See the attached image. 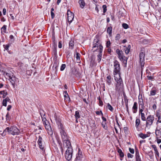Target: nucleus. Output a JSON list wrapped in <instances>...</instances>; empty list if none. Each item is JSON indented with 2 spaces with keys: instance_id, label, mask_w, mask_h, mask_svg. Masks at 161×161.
I'll list each match as a JSON object with an SVG mask.
<instances>
[{
  "instance_id": "obj_1",
  "label": "nucleus",
  "mask_w": 161,
  "mask_h": 161,
  "mask_svg": "<svg viewBox=\"0 0 161 161\" xmlns=\"http://www.w3.org/2000/svg\"><path fill=\"white\" fill-rule=\"evenodd\" d=\"M63 142L64 146H70L71 143L69 140V137L65 131L60 133Z\"/></svg>"
},
{
  "instance_id": "obj_2",
  "label": "nucleus",
  "mask_w": 161,
  "mask_h": 161,
  "mask_svg": "<svg viewBox=\"0 0 161 161\" xmlns=\"http://www.w3.org/2000/svg\"><path fill=\"white\" fill-rule=\"evenodd\" d=\"M4 132H8V134L13 135H18L20 133L19 130L16 126L7 127L4 130Z\"/></svg>"
},
{
  "instance_id": "obj_3",
  "label": "nucleus",
  "mask_w": 161,
  "mask_h": 161,
  "mask_svg": "<svg viewBox=\"0 0 161 161\" xmlns=\"http://www.w3.org/2000/svg\"><path fill=\"white\" fill-rule=\"evenodd\" d=\"M4 75L6 79H8L10 80L13 87L14 88L16 78L15 76H14L13 73L11 71L8 73L5 72Z\"/></svg>"
},
{
  "instance_id": "obj_4",
  "label": "nucleus",
  "mask_w": 161,
  "mask_h": 161,
  "mask_svg": "<svg viewBox=\"0 0 161 161\" xmlns=\"http://www.w3.org/2000/svg\"><path fill=\"white\" fill-rule=\"evenodd\" d=\"M42 121L45 126L46 129L47 131L48 134L51 137L53 136V131L52 130L50 124L49 122L47 120L46 118H42Z\"/></svg>"
},
{
  "instance_id": "obj_5",
  "label": "nucleus",
  "mask_w": 161,
  "mask_h": 161,
  "mask_svg": "<svg viewBox=\"0 0 161 161\" xmlns=\"http://www.w3.org/2000/svg\"><path fill=\"white\" fill-rule=\"evenodd\" d=\"M67 147L65 155V158L68 161L70 160L72 156L73 149L71 144L70 146H64Z\"/></svg>"
},
{
  "instance_id": "obj_6",
  "label": "nucleus",
  "mask_w": 161,
  "mask_h": 161,
  "mask_svg": "<svg viewBox=\"0 0 161 161\" xmlns=\"http://www.w3.org/2000/svg\"><path fill=\"white\" fill-rule=\"evenodd\" d=\"M145 51L144 48H141V52L139 54L140 63L141 64V68H142L145 64Z\"/></svg>"
},
{
  "instance_id": "obj_7",
  "label": "nucleus",
  "mask_w": 161,
  "mask_h": 161,
  "mask_svg": "<svg viewBox=\"0 0 161 161\" xmlns=\"http://www.w3.org/2000/svg\"><path fill=\"white\" fill-rule=\"evenodd\" d=\"M114 75H117L120 74V64L119 62L117 60H114Z\"/></svg>"
},
{
  "instance_id": "obj_8",
  "label": "nucleus",
  "mask_w": 161,
  "mask_h": 161,
  "mask_svg": "<svg viewBox=\"0 0 161 161\" xmlns=\"http://www.w3.org/2000/svg\"><path fill=\"white\" fill-rule=\"evenodd\" d=\"M93 44V46L92 47L93 49L97 48L95 49L93 51V52L96 51L97 50V49L98 51L100 50V46L103 47L101 44V42L97 37H96L94 40Z\"/></svg>"
},
{
  "instance_id": "obj_9",
  "label": "nucleus",
  "mask_w": 161,
  "mask_h": 161,
  "mask_svg": "<svg viewBox=\"0 0 161 161\" xmlns=\"http://www.w3.org/2000/svg\"><path fill=\"white\" fill-rule=\"evenodd\" d=\"M154 120V115H150L146 119V127H148L151 126L153 124Z\"/></svg>"
},
{
  "instance_id": "obj_10",
  "label": "nucleus",
  "mask_w": 161,
  "mask_h": 161,
  "mask_svg": "<svg viewBox=\"0 0 161 161\" xmlns=\"http://www.w3.org/2000/svg\"><path fill=\"white\" fill-rule=\"evenodd\" d=\"M55 119L56 121L57 124L58 125L59 130L60 133L65 131V129L63 125L61 122V121L59 118H57L56 115L55 114L54 115Z\"/></svg>"
},
{
  "instance_id": "obj_11",
  "label": "nucleus",
  "mask_w": 161,
  "mask_h": 161,
  "mask_svg": "<svg viewBox=\"0 0 161 161\" xmlns=\"http://www.w3.org/2000/svg\"><path fill=\"white\" fill-rule=\"evenodd\" d=\"M138 104L139 111L141 112L143 111L144 109V103L142 97V95L140 94L138 96Z\"/></svg>"
},
{
  "instance_id": "obj_12",
  "label": "nucleus",
  "mask_w": 161,
  "mask_h": 161,
  "mask_svg": "<svg viewBox=\"0 0 161 161\" xmlns=\"http://www.w3.org/2000/svg\"><path fill=\"white\" fill-rule=\"evenodd\" d=\"M68 15V20L69 23L70 24L74 19V15L73 13H72L69 10H68L67 12Z\"/></svg>"
},
{
  "instance_id": "obj_13",
  "label": "nucleus",
  "mask_w": 161,
  "mask_h": 161,
  "mask_svg": "<svg viewBox=\"0 0 161 161\" xmlns=\"http://www.w3.org/2000/svg\"><path fill=\"white\" fill-rule=\"evenodd\" d=\"M39 148L43 150L44 147V144L42 142V139L41 136H39V139L37 142Z\"/></svg>"
},
{
  "instance_id": "obj_14",
  "label": "nucleus",
  "mask_w": 161,
  "mask_h": 161,
  "mask_svg": "<svg viewBox=\"0 0 161 161\" xmlns=\"http://www.w3.org/2000/svg\"><path fill=\"white\" fill-rule=\"evenodd\" d=\"M114 80L116 83L123 84V81L120 75V74L117 75H114Z\"/></svg>"
},
{
  "instance_id": "obj_15",
  "label": "nucleus",
  "mask_w": 161,
  "mask_h": 161,
  "mask_svg": "<svg viewBox=\"0 0 161 161\" xmlns=\"http://www.w3.org/2000/svg\"><path fill=\"white\" fill-rule=\"evenodd\" d=\"M100 50L98 51L99 54L97 55V60L98 63H99L101 59L103 50V47L100 46Z\"/></svg>"
},
{
  "instance_id": "obj_16",
  "label": "nucleus",
  "mask_w": 161,
  "mask_h": 161,
  "mask_svg": "<svg viewBox=\"0 0 161 161\" xmlns=\"http://www.w3.org/2000/svg\"><path fill=\"white\" fill-rule=\"evenodd\" d=\"M135 158L136 161H142L140 156L138 149L135 146Z\"/></svg>"
},
{
  "instance_id": "obj_17",
  "label": "nucleus",
  "mask_w": 161,
  "mask_h": 161,
  "mask_svg": "<svg viewBox=\"0 0 161 161\" xmlns=\"http://www.w3.org/2000/svg\"><path fill=\"white\" fill-rule=\"evenodd\" d=\"M156 116L158 118V120L156 122V124H158V123H161V112L160 111H158L156 112Z\"/></svg>"
},
{
  "instance_id": "obj_18",
  "label": "nucleus",
  "mask_w": 161,
  "mask_h": 161,
  "mask_svg": "<svg viewBox=\"0 0 161 161\" xmlns=\"http://www.w3.org/2000/svg\"><path fill=\"white\" fill-rule=\"evenodd\" d=\"M123 85V84L116 83L115 84V90L118 92L120 91L122 88Z\"/></svg>"
},
{
  "instance_id": "obj_19",
  "label": "nucleus",
  "mask_w": 161,
  "mask_h": 161,
  "mask_svg": "<svg viewBox=\"0 0 161 161\" xmlns=\"http://www.w3.org/2000/svg\"><path fill=\"white\" fill-rule=\"evenodd\" d=\"M116 52L118 54V58H122V57L124 56L123 54V51L122 50H120L119 49H117Z\"/></svg>"
},
{
  "instance_id": "obj_20",
  "label": "nucleus",
  "mask_w": 161,
  "mask_h": 161,
  "mask_svg": "<svg viewBox=\"0 0 161 161\" xmlns=\"http://www.w3.org/2000/svg\"><path fill=\"white\" fill-rule=\"evenodd\" d=\"M132 109L133 110V112L134 113H136L137 112V104L136 102L134 103L132 107Z\"/></svg>"
},
{
  "instance_id": "obj_21",
  "label": "nucleus",
  "mask_w": 161,
  "mask_h": 161,
  "mask_svg": "<svg viewBox=\"0 0 161 161\" xmlns=\"http://www.w3.org/2000/svg\"><path fill=\"white\" fill-rule=\"evenodd\" d=\"M80 7L82 8H83L86 5V3L84 0H79L78 1Z\"/></svg>"
},
{
  "instance_id": "obj_22",
  "label": "nucleus",
  "mask_w": 161,
  "mask_h": 161,
  "mask_svg": "<svg viewBox=\"0 0 161 161\" xmlns=\"http://www.w3.org/2000/svg\"><path fill=\"white\" fill-rule=\"evenodd\" d=\"M53 54L55 56L57 55V44H53Z\"/></svg>"
},
{
  "instance_id": "obj_23",
  "label": "nucleus",
  "mask_w": 161,
  "mask_h": 161,
  "mask_svg": "<svg viewBox=\"0 0 161 161\" xmlns=\"http://www.w3.org/2000/svg\"><path fill=\"white\" fill-rule=\"evenodd\" d=\"M58 66V63L57 62H55L54 63L53 67V70L54 71L55 73L57 72V71Z\"/></svg>"
},
{
  "instance_id": "obj_24",
  "label": "nucleus",
  "mask_w": 161,
  "mask_h": 161,
  "mask_svg": "<svg viewBox=\"0 0 161 161\" xmlns=\"http://www.w3.org/2000/svg\"><path fill=\"white\" fill-rule=\"evenodd\" d=\"M74 42L73 40H71L69 43V47L70 49H73L74 48Z\"/></svg>"
},
{
  "instance_id": "obj_25",
  "label": "nucleus",
  "mask_w": 161,
  "mask_h": 161,
  "mask_svg": "<svg viewBox=\"0 0 161 161\" xmlns=\"http://www.w3.org/2000/svg\"><path fill=\"white\" fill-rule=\"evenodd\" d=\"M138 136L139 137L143 139H144L148 136L147 134H143L142 133H140L138 135Z\"/></svg>"
},
{
  "instance_id": "obj_26",
  "label": "nucleus",
  "mask_w": 161,
  "mask_h": 161,
  "mask_svg": "<svg viewBox=\"0 0 161 161\" xmlns=\"http://www.w3.org/2000/svg\"><path fill=\"white\" fill-rule=\"evenodd\" d=\"M80 54L79 53H78L77 52L75 56V58L76 59V61H77V63H80Z\"/></svg>"
},
{
  "instance_id": "obj_27",
  "label": "nucleus",
  "mask_w": 161,
  "mask_h": 161,
  "mask_svg": "<svg viewBox=\"0 0 161 161\" xmlns=\"http://www.w3.org/2000/svg\"><path fill=\"white\" fill-rule=\"evenodd\" d=\"M117 151L119 154L120 157L121 158H123L124 156V155L123 153L122 152V150L120 149L119 148L118 149Z\"/></svg>"
},
{
  "instance_id": "obj_28",
  "label": "nucleus",
  "mask_w": 161,
  "mask_h": 161,
  "mask_svg": "<svg viewBox=\"0 0 161 161\" xmlns=\"http://www.w3.org/2000/svg\"><path fill=\"white\" fill-rule=\"evenodd\" d=\"M112 27H108L107 30V32L108 33L109 35H111L112 34Z\"/></svg>"
},
{
  "instance_id": "obj_29",
  "label": "nucleus",
  "mask_w": 161,
  "mask_h": 161,
  "mask_svg": "<svg viewBox=\"0 0 161 161\" xmlns=\"http://www.w3.org/2000/svg\"><path fill=\"white\" fill-rule=\"evenodd\" d=\"M75 118L76 119H78L80 118V111H76L75 112Z\"/></svg>"
},
{
  "instance_id": "obj_30",
  "label": "nucleus",
  "mask_w": 161,
  "mask_h": 161,
  "mask_svg": "<svg viewBox=\"0 0 161 161\" xmlns=\"http://www.w3.org/2000/svg\"><path fill=\"white\" fill-rule=\"evenodd\" d=\"M140 120L139 119H136V120L135 126L137 128L139 126L140 124Z\"/></svg>"
},
{
  "instance_id": "obj_31",
  "label": "nucleus",
  "mask_w": 161,
  "mask_h": 161,
  "mask_svg": "<svg viewBox=\"0 0 161 161\" xmlns=\"http://www.w3.org/2000/svg\"><path fill=\"white\" fill-rule=\"evenodd\" d=\"M40 113L41 115V117L42 118H42H45V114L44 113V111L42 110H40Z\"/></svg>"
},
{
  "instance_id": "obj_32",
  "label": "nucleus",
  "mask_w": 161,
  "mask_h": 161,
  "mask_svg": "<svg viewBox=\"0 0 161 161\" xmlns=\"http://www.w3.org/2000/svg\"><path fill=\"white\" fill-rule=\"evenodd\" d=\"M83 158V156H80L76 154V158L75 161H80L81 160V159Z\"/></svg>"
},
{
  "instance_id": "obj_33",
  "label": "nucleus",
  "mask_w": 161,
  "mask_h": 161,
  "mask_svg": "<svg viewBox=\"0 0 161 161\" xmlns=\"http://www.w3.org/2000/svg\"><path fill=\"white\" fill-rule=\"evenodd\" d=\"M119 59L120 61H122L123 62H125V63H126V61H127L128 58L123 56L122 57V58H120Z\"/></svg>"
},
{
  "instance_id": "obj_34",
  "label": "nucleus",
  "mask_w": 161,
  "mask_h": 161,
  "mask_svg": "<svg viewBox=\"0 0 161 161\" xmlns=\"http://www.w3.org/2000/svg\"><path fill=\"white\" fill-rule=\"evenodd\" d=\"M157 91L156 90L152 89L150 92V95L151 96H154L155 95Z\"/></svg>"
},
{
  "instance_id": "obj_35",
  "label": "nucleus",
  "mask_w": 161,
  "mask_h": 161,
  "mask_svg": "<svg viewBox=\"0 0 161 161\" xmlns=\"http://www.w3.org/2000/svg\"><path fill=\"white\" fill-rule=\"evenodd\" d=\"M107 107L109 110L111 112H112L114 110L113 108L109 103H107Z\"/></svg>"
},
{
  "instance_id": "obj_36",
  "label": "nucleus",
  "mask_w": 161,
  "mask_h": 161,
  "mask_svg": "<svg viewBox=\"0 0 161 161\" xmlns=\"http://www.w3.org/2000/svg\"><path fill=\"white\" fill-rule=\"evenodd\" d=\"M2 95H3V97L4 98L8 94V93L6 90L2 91Z\"/></svg>"
},
{
  "instance_id": "obj_37",
  "label": "nucleus",
  "mask_w": 161,
  "mask_h": 161,
  "mask_svg": "<svg viewBox=\"0 0 161 161\" xmlns=\"http://www.w3.org/2000/svg\"><path fill=\"white\" fill-rule=\"evenodd\" d=\"M54 9L53 8H51V15L52 19H53L55 16L54 14L53 13Z\"/></svg>"
},
{
  "instance_id": "obj_38",
  "label": "nucleus",
  "mask_w": 161,
  "mask_h": 161,
  "mask_svg": "<svg viewBox=\"0 0 161 161\" xmlns=\"http://www.w3.org/2000/svg\"><path fill=\"white\" fill-rule=\"evenodd\" d=\"M102 125L103 127V128L104 129H105L106 130L107 129L108 127L106 125V122H103L102 123Z\"/></svg>"
},
{
  "instance_id": "obj_39",
  "label": "nucleus",
  "mask_w": 161,
  "mask_h": 161,
  "mask_svg": "<svg viewBox=\"0 0 161 161\" xmlns=\"http://www.w3.org/2000/svg\"><path fill=\"white\" fill-rule=\"evenodd\" d=\"M107 83L109 85H110L111 83V80L110 79H111V77L110 75H108L107 77Z\"/></svg>"
},
{
  "instance_id": "obj_40",
  "label": "nucleus",
  "mask_w": 161,
  "mask_h": 161,
  "mask_svg": "<svg viewBox=\"0 0 161 161\" xmlns=\"http://www.w3.org/2000/svg\"><path fill=\"white\" fill-rule=\"evenodd\" d=\"M10 46V44H8L7 45H3V47L7 51H8V48Z\"/></svg>"
},
{
  "instance_id": "obj_41",
  "label": "nucleus",
  "mask_w": 161,
  "mask_h": 161,
  "mask_svg": "<svg viewBox=\"0 0 161 161\" xmlns=\"http://www.w3.org/2000/svg\"><path fill=\"white\" fill-rule=\"evenodd\" d=\"M141 115V118L142 120L143 121H146V117L144 113H143Z\"/></svg>"
},
{
  "instance_id": "obj_42",
  "label": "nucleus",
  "mask_w": 161,
  "mask_h": 161,
  "mask_svg": "<svg viewBox=\"0 0 161 161\" xmlns=\"http://www.w3.org/2000/svg\"><path fill=\"white\" fill-rule=\"evenodd\" d=\"M1 31L3 32L4 33H6V25H4L3 27L1 28Z\"/></svg>"
},
{
  "instance_id": "obj_43",
  "label": "nucleus",
  "mask_w": 161,
  "mask_h": 161,
  "mask_svg": "<svg viewBox=\"0 0 161 161\" xmlns=\"http://www.w3.org/2000/svg\"><path fill=\"white\" fill-rule=\"evenodd\" d=\"M102 7L103 8V15H105V13L106 12L107 10V6L106 5H104Z\"/></svg>"
},
{
  "instance_id": "obj_44",
  "label": "nucleus",
  "mask_w": 161,
  "mask_h": 161,
  "mask_svg": "<svg viewBox=\"0 0 161 161\" xmlns=\"http://www.w3.org/2000/svg\"><path fill=\"white\" fill-rule=\"evenodd\" d=\"M122 26L125 29H127L129 27V25L126 23H124L122 25Z\"/></svg>"
},
{
  "instance_id": "obj_45",
  "label": "nucleus",
  "mask_w": 161,
  "mask_h": 161,
  "mask_svg": "<svg viewBox=\"0 0 161 161\" xmlns=\"http://www.w3.org/2000/svg\"><path fill=\"white\" fill-rule=\"evenodd\" d=\"M148 155L149 156L150 158H151L153 156V153L152 151H151L148 153Z\"/></svg>"
},
{
  "instance_id": "obj_46",
  "label": "nucleus",
  "mask_w": 161,
  "mask_h": 161,
  "mask_svg": "<svg viewBox=\"0 0 161 161\" xmlns=\"http://www.w3.org/2000/svg\"><path fill=\"white\" fill-rule=\"evenodd\" d=\"M66 67V64H62L60 67V70L62 71L64 70Z\"/></svg>"
},
{
  "instance_id": "obj_47",
  "label": "nucleus",
  "mask_w": 161,
  "mask_h": 161,
  "mask_svg": "<svg viewBox=\"0 0 161 161\" xmlns=\"http://www.w3.org/2000/svg\"><path fill=\"white\" fill-rule=\"evenodd\" d=\"M6 119L7 121L10 120V118L9 116V112H8L6 115Z\"/></svg>"
},
{
  "instance_id": "obj_48",
  "label": "nucleus",
  "mask_w": 161,
  "mask_h": 161,
  "mask_svg": "<svg viewBox=\"0 0 161 161\" xmlns=\"http://www.w3.org/2000/svg\"><path fill=\"white\" fill-rule=\"evenodd\" d=\"M157 102L156 101L154 102V104L152 106L153 109L155 110L157 109Z\"/></svg>"
},
{
  "instance_id": "obj_49",
  "label": "nucleus",
  "mask_w": 161,
  "mask_h": 161,
  "mask_svg": "<svg viewBox=\"0 0 161 161\" xmlns=\"http://www.w3.org/2000/svg\"><path fill=\"white\" fill-rule=\"evenodd\" d=\"M124 100H125V106H126V108L127 109V111H128V100L127 99L126 102V100L125 98L124 99Z\"/></svg>"
},
{
  "instance_id": "obj_50",
  "label": "nucleus",
  "mask_w": 161,
  "mask_h": 161,
  "mask_svg": "<svg viewBox=\"0 0 161 161\" xmlns=\"http://www.w3.org/2000/svg\"><path fill=\"white\" fill-rule=\"evenodd\" d=\"M119 13L120 16L122 17L125 16V14L122 10L119 11Z\"/></svg>"
},
{
  "instance_id": "obj_51",
  "label": "nucleus",
  "mask_w": 161,
  "mask_h": 161,
  "mask_svg": "<svg viewBox=\"0 0 161 161\" xmlns=\"http://www.w3.org/2000/svg\"><path fill=\"white\" fill-rule=\"evenodd\" d=\"M128 128L127 127H124V131L125 133L126 134H128Z\"/></svg>"
},
{
  "instance_id": "obj_52",
  "label": "nucleus",
  "mask_w": 161,
  "mask_h": 161,
  "mask_svg": "<svg viewBox=\"0 0 161 161\" xmlns=\"http://www.w3.org/2000/svg\"><path fill=\"white\" fill-rule=\"evenodd\" d=\"M111 44V42L109 40L107 41L106 44V46L107 47H109L110 46Z\"/></svg>"
},
{
  "instance_id": "obj_53",
  "label": "nucleus",
  "mask_w": 161,
  "mask_h": 161,
  "mask_svg": "<svg viewBox=\"0 0 161 161\" xmlns=\"http://www.w3.org/2000/svg\"><path fill=\"white\" fill-rule=\"evenodd\" d=\"M96 113L97 115H99L100 114H101V115H102V116L103 115V114L102 111H97L96 112Z\"/></svg>"
},
{
  "instance_id": "obj_54",
  "label": "nucleus",
  "mask_w": 161,
  "mask_h": 161,
  "mask_svg": "<svg viewBox=\"0 0 161 161\" xmlns=\"http://www.w3.org/2000/svg\"><path fill=\"white\" fill-rule=\"evenodd\" d=\"M2 103L3 106L6 107L7 106V102L5 99H3V101Z\"/></svg>"
},
{
  "instance_id": "obj_55",
  "label": "nucleus",
  "mask_w": 161,
  "mask_h": 161,
  "mask_svg": "<svg viewBox=\"0 0 161 161\" xmlns=\"http://www.w3.org/2000/svg\"><path fill=\"white\" fill-rule=\"evenodd\" d=\"M9 37L10 39H11V40L12 41V42H14V36H13V35H10Z\"/></svg>"
},
{
  "instance_id": "obj_56",
  "label": "nucleus",
  "mask_w": 161,
  "mask_h": 161,
  "mask_svg": "<svg viewBox=\"0 0 161 161\" xmlns=\"http://www.w3.org/2000/svg\"><path fill=\"white\" fill-rule=\"evenodd\" d=\"M152 147L153 148L155 152L156 151H157L158 150L157 149V147H156V146L155 145H152Z\"/></svg>"
},
{
  "instance_id": "obj_57",
  "label": "nucleus",
  "mask_w": 161,
  "mask_h": 161,
  "mask_svg": "<svg viewBox=\"0 0 161 161\" xmlns=\"http://www.w3.org/2000/svg\"><path fill=\"white\" fill-rule=\"evenodd\" d=\"M158 128V127H157L156 128V132H155V134H156V135H157V131H158V133H159V131H160V133H161V132L160 131V130H161V128H160L159 127H158V129H157Z\"/></svg>"
},
{
  "instance_id": "obj_58",
  "label": "nucleus",
  "mask_w": 161,
  "mask_h": 161,
  "mask_svg": "<svg viewBox=\"0 0 161 161\" xmlns=\"http://www.w3.org/2000/svg\"><path fill=\"white\" fill-rule=\"evenodd\" d=\"M129 150L130 152L132 154H133L134 153V150L133 148H129Z\"/></svg>"
},
{
  "instance_id": "obj_59",
  "label": "nucleus",
  "mask_w": 161,
  "mask_h": 161,
  "mask_svg": "<svg viewBox=\"0 0 161 161\" xmlns=\"http://www.w3.org/2000/svg\"><path fill=\"white\" fill-rule=\"evenodd\" d=\"M52 39L53 41V44H56V41H55V39L54 36H53L52 37Z\"/></svg>"
},
{
  "instance_id": "obj_60",
  "label": "nucleus",
  "mask_w": 161,
  "mask_h": 161,
  "mask_svg": "<svg viewBox=\"0 0 161 161\" xmlns=\"http://www.w3.org/2000/svg\"><path fill=\"white\" fill-rule=\"evenodd\" d=\"M120 38V34H118L116 35V36H115V40H119Z\"/></svg>"
},
{
  "instance_id": "obj_61",
  "label": "nucleus",
  "mask_w": 161,
  "mask_h": 161,
  "mask_svg": "<svg viewBox=\"0 0 161 161\" xmlns=\"http://www.w3.org/2000/svg\"><path fill=\"white\" fill-rule=\"evenodd\" d=\"M77 154L79 155L80 156H82V152L80 148L78 149V153Z\"/></svg>"
},
{
  "instance_id": "obj_62",
  "label": "nucleus",
  "mask_w": 161,
  "mask_h": 161,
  "mask_svg": "<svg viewBox=\"0 0 161 161\" xmlns=\"http://www.w3.org/2000/svg\"><path fill=\"white\" fill-rule=\"evenodd\" d=\"M58 47L59 48H61L62 47V42L61 41H60L58 42Z\"/></svg>"
},
{
  "instance_id": "obj_63",
  "label": "nucleus",
  "mask_w": 161,
  "mask_h": 161,
  "mask_svg": "<svg viewBox=\"0 0 161 161\" xmlns=\"http://www.w3.org/2000/svg\"><path fill=\"white\" fill-rule=\"evenodd\" d=\"M127 157L128 158H132L133 157V155L131 154L130 153H128L127 154Z\"/></svg>"
},
{
  "instance_id": "obj_64",
  "label": "nucleus",
  "mask_w": 161,
  "mask_h": 161,
  "mask_svg": "<svg viewBox=\"0 0 161 161\" xmlns=\"http://www.w3.org/2000/svg\"><path fill=\"white\" fill-rule=\"evenodd\" d=\"M99 104L100 106L101 107L103 105V102L101 100L99 101Z\"/></svg>"
}]
</instances>
